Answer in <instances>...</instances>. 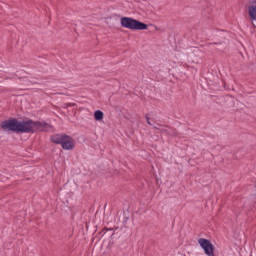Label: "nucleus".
I'll return each instance as SVG.
<instances>
[{"label": "nucleus", "instance_id": "obj_1", "mask_svg": "<svg viewBox=\"0 0 256 256\" xmlns=\"http://www.w3.org/2000/svg\"><path fill=\"white\" fill-rule=\"evenodd\" d=\"M0 127L4 131H13L14 133H35L36 131H49L51 125L41 121L10 119L3 121Z\"/></svg>", "mask_w": 256, "mask_h": 256}, {"label": "nucleus", "instance_id": "obj_2", "mask_svg": "<svg viewBox=\"0 0 256 256\" xmlns=\"http://www.w3.org/2000/svg\"><path fill=\"white\" fill-rule=\"evenodd\" d=\"M120 23L122 27L131 29L132 31H145L147 29V24L129 17H122Z\"/></svg>", "mask_w": 256, "mask_h": 256}, {"label": "nucleus", "instance_id": "obj_3", "mask_svg": "<svg viewBox=\"0 0 256 256\" xmlns=\"http://www.w3.org/2000/svg\"><path fill=\"white\" fill-rule=\"evenodd\" d=\"M51 141L52 143H57L58 145H61L62 149H66L67 151H70V149H73L75 147V140L65 134H56L51 137Z\"/></svg>", "mask_w": 256, "mask_h": 256}, {"label": "nucleus", "instance_id": "obj_4", "mask_svg": "<svg viewBox=\"0 0 256 256\" xmlns=\"http://www.w3.org/2000/svg\"><path fill=\"white\" fill-rule=\"evenodd\" d=\"M198 244L200 245L201 249H203L205 255L207 256H215V247L211 243V241L200 238L198 239Z\"/></svg>", "mask_w": 256, "mask_h": 256}, {"label": "nucleus", "instance_id": "obj_5", "mask_svg": "<svg viewBox=\"0 0 256 256\" xmlns=\"http://www.w3.org/2000/svg\"><path fill=\"white\" fill-rule=\"evenodd\" d=\"M94 119L95 121H103V112L100 110L95 111Z\"/></svg>", "mask_w": 256, "mask_h": 256}, {"label": "nucleus", "instance_id": "obj_6", "mask_svg": "<svg viewBox=\"0 0 256 256\" xmlns=\"http://www.w3.org/2000/svg\"><path fill=\"white\" fill-rule=\"evenodd\" d=\"M148 125H151V121H149V117H146Z\"/></svg>", "mask_w": 256, "mask_h": 256}]
</instances>
